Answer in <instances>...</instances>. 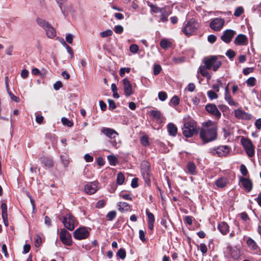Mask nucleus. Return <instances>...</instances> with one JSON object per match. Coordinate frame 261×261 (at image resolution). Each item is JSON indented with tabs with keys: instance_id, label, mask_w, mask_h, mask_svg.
Here are the masks:
<instances>
[{
	"instance_id": "nucleus-37",
	"label": "nucleus",
	"mask_w": 261,
	"mask_h": 261,
	"mask_svg": "<svg viewBox=\"0 0 261 261\" xmlns=\"http://www.w3.org/2000/svg\"><path fill=\"white\" fill-rule=\"evenodd\" d=\"M244 12V9L242 7H237L234 11V15L236 17H239Z\"/></svg>"
},
{
	"instance_id": "nucleus-58",
	"label": "nucleus",
	"mask_w": 261,
	"mask_h": 261,
	"mask_svg": "<svg viewBox=\"0 0 261 261\" xmlns=\"http://www.w3.org/2000/svg\"><path fill=\"white\" fill-rule=\"evenodd\" d=\"M199 248H200L201 252L203 254H205L207 252V248L205 244H203V243L200 244L199 245Z\"/></svg>"
},
{
	"instance_id": "nucleus-1",
	"label": "nucleus",
	"mask_w": 261,
	"mask_h": 261,
	"mask_svg": "<svg viewBox=\"0 0 261 261\" xmlns=\"http://www.w3.org/2000/svg\"><path fill=\"white\" fill-rule=\"evenodd\" d=\"M217 123L208 120L204 123L200 130V136L205 143L213 141L217 137Z\"/></svg>"
},
{
	"instance_id": "nucleus-4",
	"label": "nucleus",
	"mask_w": 261,
	"mask_h": 261,
	"mask_svg": "<svg viewBox=\"0 0 261 261\" xmlns=\"http://www.w3.org/2000/svg\"><path fill=\"white\" fill-rule=\"evenodd\" d=\"M203 63L208 69H212L215 71L218 70L222 64L216 56L205 58Z\"/></svg>"
},
{
	"instance_id": "nucleus-6",
	"label": "nucleus",
	"mask_w": 261,
	"mask_h": 261,
	"mask_svg": "<svg viewBox=\"0 0 261 261\" xmlns=\"http://www.w3.org/2000/svg\"><path fill=\"white\" fill-rule=\"evenodd\" d=\"M242 144L249 157H252L254 155V148L251 140L247 138H242L241 139Z\"/></svg>"
},
{
	"instance_id": "nucleus-49",
	"label": "nucleus",
	"mask_w": 261,
	"mask_h": 261,
	"mask_svg": "<svg viewBox=\"0 0 261 261\" xmlns=\"http://www.w3.org/2000/svg\"><path fill=\"white\" fill-rule=\"evenodd\" d=\"M255 81H256V80L254 77H251L247 80L246 83L248 86H254L255 84Z\"/></svg>"
},
{
	"instance_id": "nucleus-7",
	"label": "nucleus",
	"mask_w": 261,
	"mask_h": 261,
	"mask_svg": "<svg viewBox=\"0 0 261 261\" xmlns=\"http://www.w3.org/2000/svg\"><path fill=\"white\" fill-rule=\"evenodd\" d=\"M60 238L64 244L67 246H70L72 244L71 234L68 231L64 228L61 229Z\"/></svg>"
},
{
	"instance_id": "nucleus-15",
	"label": "nucleus",
	"mask_w": 261,
	"mask_h": 261,
	"mask_svg": "<svg viewBox=\"0 0 261 261\" xmlns=\"http://www.w3.org/2000/svg\"><path fill=\"white\" fill-rule=\"evenodd\" d=\"M101 132L110 139H114L118 136V134L114 129L108 127H102Z\"/></svg>"
},
{
	"instance_id": "nucleus-21",
	"label": "nucleus",
	"mask_w": 261,
	"mask_h": 261,
	"mask_svg": "<svg viewBox=\"0 0 261 261\" xmlns=\"http://www.w3.org/2000/svg\"><path fill=\"white\" fill-rule=\"evenodd\" d=\"M218 228L222 234L225 235L228 232L229 226L226 222H222L218 225Z\"/></svg>"
},
{
	"instance_id": "nucleus-43",
	"label": "nucleus",
	"mask_w": 261,
	"mask_h": 261,
	"mask_svg": "<svg viewBox=\"0 0 261 261\" xmlns=\"http://www.w3.org/2000/svg\"><path fill=\"white\" fill-rule=\"evenodd\" d=\"M217 84H214L212 86V88L215 90L216 92H219L220 87L222 86V83L221 81L219 80H218L217 81Z\"/></svg>"
},
{
	"instance_id": "nucleus-29",
	"label": "nucleus",
	"mask_w": 261,
	"mask_h": 261,
	"mask_svg": "<svg viewBox=\"0 0 261 261\" xmlns=\"http://www.w3.org/2000/svg\"><path fill=\"white\" fill-rule=\"evenodd\" d=\"M2 208V216L3 219L7 218V206L6 203H3L1 205Z\"/></svg>"
},
{
	"instance_id": "nucleus-2",
	"label": "nucleus",
	"mask_w": 261,
	"mask_h": 261,
	"mask_svg": "<svg viewBox=\"0 0 261 261\" xmlns=\"http://www.w3.org/2000/svg\"><path fill=\"white\" fill-rule=\"evenodd\" d=\"M182 134L187 138L191 137L198 132L196 122L192 119H184Z\"/></svg>"
},
{
	"instance_id": "nucleus-26",
	"label": "nucleus",
	"mask_w": 261,
	"mask_h": 261,
	"mask_svg": "<svg viewBox=\"0 0 261 261\" xmlns=\"http://www.w3.org/2000/svg\"><path fill=\"white\" fill-rule=\"evenodd\" d=\"M168 131L170 135L175 136L177 133V128L173 123H169L168 125Z\"/></svg>"
},
{
	"instance_id": "nucleus-17",
	"label": "nucleus",
	"mask_w": 261,
	"mask_h": 261,
	"mask_svg": "<svg viewBox=\"0 0 261 261\" xmlns=\"http://www.w3.org/2000/svg\"><path fill=\"white\" fill-rule=\"evenodd\" d=\"M229 149L227 146H221L218 147L214 153L217 154L219 156H226L229 152Z\"/></svg>"
},
{
	"instance_id": "nucleus-13",
	"label": "nucleus",
	"mask_w": 261,
	"mask_h": 261,
	"mask_svg": "<svg viewBox=\"0 0 261 261\" xmlns=\"http://www.w3.org/2000/svg\"><path fill=\"white\" fill-rule=\"evenodd\" d=\"M123 90L125 95L128 97L133 94L132 85L127 79H124L122 80Z\"/></svg>"
},
{
	"instance_id": "nucleus-61",
	"label": "nucleus",
	"mask_w": 261,
	"mask_h": 261,
	"mask_svg": "<svg viewBox=\"0 0 261 261\" xmlns=\"http://www.w3.org/2000/svg\"><path fill=\"white\" fill-rule=\"evenodd\" d=\"M105 204L106 202L104 200H100L96 203V207L99 208H102L105 205Z\"/></svg>"
},
{
	"instance_id": "nucleus-32",
	"label": "nucleus",
	"mask_w": 261,
	"mask_h": 261,
	"mask_svg": "<svg viewBox=\"0 0 261 261\" xmlns=\"http://www.w3.org/2000/svg\"><path fill=\"white\" fill-rule=\"evenodd\" d=\"M108 160L111 165L115 166L117 163V158L113 155H108Z\"/></svg>"
},
{
	"instance_id": "nucleus-8",
	"label": "nucleus",
	"mask_w": 261,
	"mask_h": 261,
	"mask_svg": "<svg viewBox=\"0 0 261 261\" xmlns=\"http://www.w3.org/2000/svg\"><path fill=\"white\" fill-rule=\"evenodd\" d=\"M225 23L224 19L221 18H215L213 19L210 24V28L216 31H220L223 28Z\"/></svg>"
},
{
	"instance_id": "nucleus-30",
	"label": "nucleus",
	"mask_w": 261,
	"mask_h": 261,
	"mask_svg": "<svg viewBox=\"0 0 261 261\" xmlns=\"http://www.w3.org/2000/svg\"><path fill=\"white\" fill-rule=\"evenodd\" d=\"M34 244L36 247H39L42 244V239L38 234H35L34 237Z\"/></svg>"
},
{
	"instance_id": "nucleus-45",
	"label": "nucleus",
	"mask_w": 261,
	"mask_h": 261,
	"mask_svg": "<svg viewBox=\"0 0 261 261\" xmlns=\"http://www.w3.org/2000/svg\"><path fill=\"white\" fill-rule=\"evenodd\" d=\"M161 13H162V14L160 16V20L163 22H167L168 20V17L169 14V13L165 14V13H164L163 11Z\"/></svg>"
},
{
	"instance_id": "nucleus-50",
	"label": "nucleus",
	"mask_w": 261,
	"mask_h": 261,
	"mask_svg": "<svg viewBox=\"0 0 261 261\" xmlns=\"http://www.w3.org/2000/svg\"><path fill=\"white\" fill-rule=\"evenodd\" d=\"M159 98L161 101H164L167 97V95L166 92L161 91L158 94Z\"/></svg>"
},
{
	"instance_id": "nucleus-46",
	"label": "nucleus",
	"mask_w": 261,
	"mask_h": 261,
	"mask_svg": "<svg viewBox=\"0 0 261 261\" xmlns=\"http://www.w3.org/2000/svg\"><path fill=\"white\" fill-rule=\"evenodd\" d=\"M130 70V68H121L119 71V75L120 76L123 77L124 76L125 73H129Z\"/></svg>"
},
{
	"instance_id": "nucleus-51",
	"label": "nucleus",
	"mask_w": 261,
	"mask_h": 261,
	"mask_svg": "<svg viewBox=\"0 0 261 261\" xmlns=\"http://www.w3.org/2000/svg\"><path fill=\"white\" fill-rule=\"evenodd\" d=\"M60 158L64 167H67L69 162L67 157L65 155H61Z\"/></svg>"
},
{
	"instance_id": "nucleus-44",
	"label": "nucleus",
	"mask_w": 261,
	"mask_h": 261,
	"mask_svg": "<svg viewBox=\"0 0 261 261\" xmlns=\"http://www.w3.org/2000/svg\"><path fill=\"white\" fill-rule=\"evenodd\" d=\"M119 196L123 199L125 200H132V197L131 195L128 193H124L122 192L120 193Z\"/></svg>"
},
{
	"instance_id": "nucleus-18",
	"label": "nucleus",
	"mask_w": 261,
	"mask_h": 261,
	"mask_svg": "<svg viewBox=\"0 0 261 261\" xmlns=\"http://www.w3.org/2000/svg\"><path fill=\"white\" fill-rule=\"evenodd\" d=\"M247 42V38L245 35L243 34H239L238 35L234 40V43L238 45H246Z\"/></svg>"
},
{
	"instance_id": "nucleus-55",
	"label": "nucleus",
	"mask_w": 261,
	"mask_h": 261,
	"mask_svg": "<svg viewBox=\"0 0 261 261\" xmlns=\"http://www.w3.org/2000/svg\"><path fill=\"white\" fill-rule=\"evenodd\" d=\"M114 31L117 34H121L123 31V28L120 25H117L114 27Z\"/></svg>"
},
{
	"instance_id": "nucleus-5",
	"label": "nucleus",
	"mask_w": 261,
	"mask_h": 261,
	"mask_svg": "<svg viewBox=\"0 0 261 261\" xmlns=\"http://www.w3.org/2000/svg\"><path fill=\"white\" fill-rule=\"evenodd\" d=\"M199 28V23L194 19L189 20L183 28L182 31L187 36L191 35Z\"/></svg>"
},
{
	"instance_id": "nucleus-19",
	"label": "nucleus",
	"mask_w": 261,
	"mask_h": 261,
	"mask_svg": "<svg viewBox=\"0 0 261 261\" xmlns=\"http://www.w3.org/2000/svg\"><path fill=\"white\" fill-rule=\"evenodd\" d=\"M240 181L246 191L249 192L252 190V184L251 180L244 177H241L240 178Z\"/></svg>"
},
{
	"instance_id": "nucleus-31",
	"label": "nucleus",
	"mask_w": 261,
	"mask_h": 261,
	"mask_svg": "<svg viewBox=\"0 0 261 261\" xmlns=\"http://www.w3.org/2000/svg\"><path fill=\"white\" fill-rule=\"evenodd\" d=\"M199 72L201 73V74L205 77H208L209 76L208 72L207 70L208 69L205 66H201L199 67Z\"/></svg>"
},
{
	"instance_id": "nucleus-22",
	"label": "nucleus",
	"mask_w": 261,
	"mask_h": 261,
	"mask_svg": "<svg viewBox=\"0 0 261 261\" xmlns=\"http://www.w3.org/2000/svg\"><path fill=\"white\" fill-rule=\"evenodd\" d=\"M150 114L152 119L159 121H162V115L160 111L153 110L150 111Z\"/></svg>"
},
{
	"instance_id": "nucleus-9",
	"label": "nucleus",
	"mask_w": 261,
	"mask_h": 261,
	"mask_svg": "<svg viewBox=\"0 0 261 261\" xmlns=\"http://www.w3.org/2000/svg\"><path fill=\"white\" fill-rule=\"evenodd\" d=\"M62 221L67 229L72 230L74 229L75 219L72 216L67 215L64 217Z\"/></svg>"
},
{
	"instance_id": "nucleus-14",
	"label": "nucleus",
	"mask_w": 261,
	"mask_h": 261,
	"mask_svg": "<svg viewBox=\"0 0 261 261\" xmlns=\"http://www.w3.org/2000/svg\"><path fill=\"white\" fill-rule=\"evenodd\" d=\"M235 33V31L232 30H225L221 36V38L224 42L228 43L231 40Z\"/></svg>"
},
{
	"instance_id": "nucleus-41",
	"label": "nucleus",
	"mask_w": 261,
	"mask_h": 261,
	"mask_svg": "<svg viewBox=\"0 0 261 261\" xmlns=\"http://www.w3.org/2000/svg\"><path fill=\"white\" fill-rule=\"evenodd\" d=\"M230 254L231 257L235 259H238L240 255L238 250L235 249H231L230 250Z\"/></svg>"
},
{
	"instance_id": "nucleus-57",
	"label": "nucleus",
	"mask_w": 261,
	"mask_h": 261,
	"mask_svg": "<svg viewBox=\"0 0 261 261\" xmlns=\"http://www.w3.org/2000/svg\"><path fill=\"white\" fill-rule=\"evenodd\" d=\"M161 67L159 65H155L153 68V73L154 75H158L161 71Z\"/></svg>"
},
{
	"instance_id": "nucleus-53",
	"label": "nucleus",
	"mask_w": 261,
	"mask_h": 261,
	"mask_svg": "<svg viewBox=\"0 0 261 261\" xmlns=\"http://www.w3.org/2000/svg\"><path fill=\"white\" fill-rule=\"evenodd\" d=\"M151 8L154 13H162L163 11V9H161L156 6L152 5Z\"/></svg>"
},
{
	"instance_id": "nucleus-20",
	"label": "nucleus",
	"mask_w": 261,
	"mask_h": 261,
	"mask_svg": "<svg viewBox=\"0 0 261 261\" xmlns=\"http://www.w3.org/2000/svg\"><path fill=\"white\" fill-rule=\"evenodd\" d=\"M118 210L122 213L126 212L131 210V206L125 202H119L117 203Z\"/></svg>"
},
{
	"instance_id": "nucleus-48",
	"label": "nucleus",
	"mask_w": 261,
	"mask_h": 261,
	"mask_svg": "<svg viewBox=\"0 0 261 261\" xmlns=\"http://www.w3.org/2000/svg\"><path fill=\"white\" fill-rule=\"evenodd\" d=\"M139 50V47L137 44H133L129 46V50L133 54H136Z\"/></svg>"
},
{
	"instance_id": "nucleus-38",
	"label": "nucleus",
	"mask_w": 261,
	"mask_h": 261,
	"mask_svg": "<svg viewBox=\"0 0 261 261\" xmlns=\"http://www.w3.org/2000/svg\"><path fill=\"white\" fill-rule=\"evenodd\" d=\"M207 96L211 100L217 99L218 98L217 94L213 90H210L207 92Z\"/></svg>"
},
{
	"instance_id": "nucleus-23",
	"label": "nucleus",
	"mask_w": 261,
	"mask_h": 261,
	"mask_svg": "<svg viewBox=\"0 0 261 261\" xmlns=\"http://www.w3.org/2000/svg\"><path fill=\"white\" fill-rule=\"evenodd\" d=\"M215 184L219 188H224L227 184V179L224 177H221L216 180Z\"/></svg>"
},
{
	"instance_id": "nucleus-63",
	"label": "nucleus",
	"mask_w": 261,
	"mask_h": 261,
	"mask_svg": "<svg viewBox=\"0 0 261 261\" xmlns=\"http://www.w3.org/2000/svg\"><path fill=\"white\" fill-rule=\"evenodd\" d=\"M63 86V84L60 81L57 82L54 85V88L56 90H59L60 88H61Z\"/></svg>"
},
{
	"instance_id": "nucleus-59",
	"label": "nucleus",
	"mask_w": 261,
	"mask_h": 261,
	"mask_svg": "<svg viewBox=\"0 0 261 261\" xmlns=\"http://www.w3.org/2000/svg\"><path fill=\"white\" fill-rule=\"evenodd\" d=\"M139 238L143 242H146V238H145V232L142 230H140L139 232Z\"/></svg>"
},
{
	"instance_id": "nucleus-10",
	"label": "nucleus",
	"mask_w": 261,
	"mask_h": 261,
	"mask_svg": "<svg viewBox=\"0 0 261 261\" xmlns=\"http://www.w3.org/2000/svg\"><path fill=\"white\" fill-rule=\"evenodd\" d=\"M205 109L208 113L214 116L216 119H219L221 117V114L215 104L208 103L205 106Z\"/></svg>"
},
{
	"instance_id": "nucleus-56",
	"label": "nucleus",
	"mask_w": 261,
	"mask_h": 261,
	"mask_svg": "<svg viewBox=\"0 0 261 261\" xmlns=\"http://www.w3.org/2000/svg\"><path fill=\"white\" fill-rule=\"evenodd\" d=\"M171 103L174 106H177L179 102V98L177 96H174L170 101Z\"/></svg>"
},
{
	"instance_id": "nucleus-27",
	"label": "nucleus",
	"mask_w": 261,
	"mask_h": 261,
	"mask_svg": "<svg viewBox=\"0 0 261 261\" xmlns=\"http://www.w3.org/2000/svg\"><path fill=\"white\" fill-rule=\"evenodd\" d=\"M41 163L47 167L50 168L53 166L54 163L53 161L48 158H42L41 159Z\"/></svg>"
},
{
	"instance_id": "nucleus-40",
	"label": "nucleus",
	"mask_w": 261,
	"mask_h": 261,
	"mask_svg": "<svg viewBox=\"0 0 261 261\" xmlns=\"http://www.w3.org/2000/svg\"><path fill=\"white\" fill-rule=\"evenodd\" d=\"M124 180V176L122 173H119L117 177V182L119 185H122Z\"/></svg>"
},
{
	"instance_id": "nucleus-47",
	"label": "nucleus",
	"mask_w": 261,
	"mask_h": 261,
	"mask_svg": "<svg viewBox=\"0 0 261 261\" xmlns=\"http://www.w3.org/2000/svg\"><path fill=\"white\" fill-rule=\"evenodd\" d=\"M6 85H7V86H6L8 90V93L10 98H11V99L14 101L18 102V100H19V98L17 97V96H15L11 91H9V90L8 89V84H7Z\"/></svg>"
},
{
	"instance_id": "nucleus-35",
	"label": "nucleus",
	"mask_w": 261,
	"mask_h": 261,
	"mask_svg": "<svg viewBox=\"0 0 261 261\" xmlns=\"http://www.w3.org/2000/svg\"><path fill=\"white\" fill-rule=\"evenodd\" d=\"M112 34V31L111 30L108 29L106 30L105 31L100 32V36L102 38H105L111 36Z\"/></svg>"
},
{
	"instance_id": "nucleus-24",
	"label": "nucleus",
	"mask_w": 261,
	"mask_h": 261,
	"mask_svg": "<svg viewBox=\"0 0 261 261\" xmlns=\"http://www.w3.org/2000/svg\"><path fill=\"white\" fill-rule=\"evenodd\" d=\"M224 99L226 101H227L229 105L233 106H238V103L236 102L231 97L230 93H225L224 94Z\"/></svg>"
},
{
	"instance_id": "nucleus-62",
	"label": "nucleus",
	"mask_w": 261,
	"mask_h": 261,
	"mask_svg": "<svg viewBox=\"0 0 261 261\" xmlns=\"http://www.w3.org/2000/svg\"><path fill=\"white\" fill-rule=\"evenodd\" d=\"M108 103H109V108L110 109H114L116 108V105L115 103L114 100L111 99L108 100Z\"/></svg>"
},
{
	"instance_id": "nucleus-11",
	"label": "nucleus",
	"mask_w": 261,
	"mask_h": 261,
	"mask_svg": "<svg viewBox=\"0 0 261 261\" xmlns=\"http://www.w3.org/2000/svg\"><path fill=\"white\" fill-rule=\"evenodd\" d=\"M89 235L88 230L85 227L76 229L73 233V236L75 239L81 240L86 239Z\"/></svg>"
},
{
	"instance_id": "nucleus-3",
	"label": "nucleus",
	"mask_w": 261,
	"mask_h": 261,
	"mask_svg": "<svg viewBox=\"0 0 261 261\" xmlns=\"http://www.w3.org/2000/svg\"><path fill=\"white\" fill-rule=\"evenodd\" d=\"M36 22L38 25L45 30L47 37L53 39L56 36L55 29L48 21L41 18H37Z\"/></svg>"
},
{
	"instance_id": "nucleus-64",
	"label": "nucleus",
	"mask_w": 261,
	"mask_h": 261,
	"mask_svg": "<svg viewBox=\"0 0 261 261\" xmlns=\"http://www.w3.org/2000/svg\"><path fill=\"white\" fill-rule=\"evenodd\" d=\"M255 126L257 129L261 128V118H258L255 121Z\"/></svg>"
},
{
	"instance_id": "nucleus-33",
	"label": "nucleus",
	"mask_w": 261,
	"mask_h": 261,
	"mask_svg": "<svg viewBox=\"0 0 261 261\" xmlns=\"http://www.w3.org/2000/svg\"><path fill=\"white\" fill-rule=\"evenodd\" d=\"M116 215L117 213L115 211H112L107 214L106 217L109 221H113L116 217Z\"/></svg>"
},
{
	"instance_id": "nucleus-54",
	"label": "nucleus",
	"mask_w": 261,
	"mask_h": 261,
	"mask_svg": "<svg viewBox=\"0 0 261 261\" xmlns=\"http://www.w3.org/2000/svg\"><path fill=\"white\" fill-rule=\"evenodd\" d=\"M141 143L144 146L149 144L148 138L146 136H143L141 139Z\"/></svg>"
},
{
	"instance_id": "nucleus-28",
	"label": "nucleus",
	"mask_w": 261,
	"mask_h": 261,
	"mask_svg": "<svg viewBox=\"0 0 261 261\" xmlns=\"http://www.w3.org/2000/svg\"><path fill=\"white\" fill-rule=\"evenodd\" d=\"M187 169L188 172L192 174H194L196 173V166L193 162H190L187 165Z\"/></svg>"
},
{
	"instance_id": "nucleus-60",
	"label": "nucleus",
	"mask_w": 261,
	"mask_h": 261,
	"mask_svg": "<svg viewBox=\"0 0 261 261\" xmlns=\"http://www.w3.org/2000/svg\"><path fill=\"white\" fill-rule=\"evenodd\" d=\"M235 55H236L235 52L231 49H228L226 53V55L229 59H232V58H234V57L235 56Z\"/></svg>"
},
{
	"instance_id": "nucleus-25",
	"label": "nucleus",
	"mask_w": 261,
	"mask_h": 261,
	"mask_svg": "<svg viewBox=\"0 0 261 261\" xmlns=\"http://www.w3.org/2000/svg\"><path fill=\"white\" fill-rule=\"evenodd\" d=\"M246 243L249 248L252 250H255L258 248L256 242L250 238L247 239Z\"/></svg>"
},
{
	"instance_id": "nucleus-39",
	"label": "nucleus",
	"mask_w": 261,
	"mask_h": 261,
	"mask_svg": "<svg viewBox=\"0 0 261 261\" xmlns=\"http://www.w3.org/2000/svg\"><path fill=\"white\" fill-rule=\"evenodd\" d=\"M117 255L119 256L121 259H123L126 256V252L124 249H120L117 253Z\"/></svg>"
},
{
	"instance_id": "nucleus-34",
	"label": "nucleus",
	"mask_w": 261,
	"mask_h": 261,
	"mask_svg": "<svg viewBox=\"0 0 261 261\" xmlns=\"http://www.w3.org/2000/svg\"><path fill=\"white\" fill-rule=\"evenodd\" d=\"M61 121L64 125H66L68 127H71L73 125V123L72 121L65 117L62 118Z\"/></svg>"
},
{
	"instance_id": "nucleus-12",
	"label": "nucleus",
	"mask_w": 261,
	"mask_h": 261,
	"mask_svg": "<svg viewBox=\"0 0 261 261\" xmlns=\"http://www.w3.org/2000/svg\"><path fill=\"white\" fill-rule=\"evenodd\" d=\"M98 182L94 181L86 184L85 186L84 190L86 193L93 194L98 190Z\"/></svg>"
},
{
	"instance_id": "nucleus-36",
	"label": "nucleus",
	"mask_w": 261,
	"mask_h": 261,
	"mask_svg": "<svg viewBox=\"0 0 261 261\" xmlns=\"http://www.w3.org/2000/svg\"><path fill=\"white\" fill-rule=\"evenodd\" d=\"M161 46L164 48L166 49L170 45V43L166 39H163L160 42Z\"/></svg>"
},
{
	"instance_id": "nucleus-52",
	"label": "nucleus",
	"mask_w": 261,
	"mask_h": 261,
	"mask_svg": "<svg viewBox=\"0 0 261 261\" xmlns=\"http://www.w3.org/2000/svg\"><path fill=\"white\" fill-rule=\"evenodd\" d=\"M240 172L244 176L247 175L248 173L246 166L244 164H242L240 166Z\"/></svg>"
},
{
	"instance_id": "nucleus-16",
	"label": "nucleus",
	"mask_w": 261,
	"mask_h": 261,
	"mask_svg": "<svg viewBox=\"0 0 261 261\" xmlns=\"http://www.w3.org/2000/svg\"><path fill=\"white\" fill-rule=\"evenodd\" d=\"M234 115L237 118L239 119L250 120L252 118V116L251 114L240 109L236 110L234 111Z\"/></svg>"
},
{
	"instance_id": "nucleus-42",
	"label": "nucleus",
	"mask_w": 261,
	"mask_h": 261,
	"mask_svg": "<svg viewBox=\"0 0 261 261\" xmlns=\"http://www.w3.org/2000/svg\"><path fill=\"white\" fill-rule=\"evenodd\" d=\"M146 215L148 219V222L154 223L155 219L153 214L147 210Z\"/></svg>"
}]
</instances>
